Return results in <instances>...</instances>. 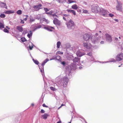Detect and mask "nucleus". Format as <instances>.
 <instances>
[{
    "label": "nucleus",
    "instance_id": "obj_27",
    "mask_svg": "<svg viewBox=\"0 0 123 123\" xmlns=\"http://www.w3.org/2000/svg\"><path fill=\"white\" fill-rule=\"evenodd\" d=\"M17 13L19 15H20L22 13V11L21 10H19L17 12Z\"/></svg>",
    "mask_w": 123,
    "mask_h": 123
},
{
    "label": "nucleus",
    "instance_id": "obj_5",
    "mask_svg": "<svg viewBox=\"0 0 123 123\" xmlns=\"http://www.w3.org/2000/svg\"><path fill=\"white\" fill-rule=\"evenodd\" d=\"M90 37L91 35L90 34H86L83 36V39L86 41H88L90 38Z\"/></svg>",
    "mask_w": 123,
    "mask_h": 123
},
{
    "label": "nucleus",
    "instance_id": "obj_19",
    "mask_svg": "<svg viewBox=\"0 0 123 123\" xmlns=\"http://www.w3.org/2000/svg\"><path fill=\"white\" fill-rule=\"evenodd\" d=\"M49 61V59H46L42 63V65L43 66L45 65V64L48 61Z\"/></svg>",
    "mask_w": 123,
    "mask_h": 123
},
{
    "label": "nucleus",
    "instance_id": "obj_25",
    "mask_svg": "<svg viewBox=\"0 0 123 123\" xmlns=\"http://www.w3.org/2000/svg\"><path fill=\"white\" fill-rule=\"evenodd\" d=\"M53 11L51 10L49 12H46L45 13L46 14L48 15H52V14L53 13Z\"/></svg>",
    "mask_w": 123,
    "mask_h": 123
},
{
    "label": "nucleus",
    "instance_id": "obj_43",
    "mask_svg": "<svg viewBox=\"0 0 123 123\" xmlns=\"http://www.w3.org/2000/svg\"><path fill=\"white\" fill-rule=\"evenodd\" d=\"M40 112H41V113H44V112H45V111L43 109H42L41 110Z\"/></svg>",
    "mask_w": 123,
    "mask_h": 123
},
{
    "label": "nucleus",
    "instance_id": "obj_42",
    "mask_svg": "<svg viewBox=\"0 0 123 123\" xmlns=\"http://www.w3.org/2000/svg\"><path fill=\"white\" fill-rule=\"evenodd\" d=\"M32 33L31 32L30 34L28 33L27 34V36L29 37L30 38V36H31Z\"/></svg>",
    "mask_w": 123,
    "mask_h": 123
},
{
    "label": "nucleus",
    "instance_id": "obj_2",
    "mask_svg": "<svg viewBox=\"0 0 123 123\" xmlns=\"http://www.w3.org/2000/svg\"><path fill=\"white\" fill-rule=\"evenodd\" d=\"M101 8L98 6H93L92 7V11L95 13H98L99 11H100Z\"/></svg>",
    "mask_w": 123,
    "mask_h": 123
},
{
    "label": "nucleus",
    "instance_id": "obj_60",
    "mask_svg": "<svg viewBox=\"0 0 123 123\" xmlns=\"http://www.w3.org/2000/svg\"><path fill=\"white\" fill-rule=\"evenodd\" d=\"M99 32L100 33H101V31H99Z\"/></svg>",
    "mask_w": 123,
    "mask_h": 123
},
{
    "label": "nucleus",
    "instance_id": "obj_16",
    "mask_svg": "<svg viewBox=\"0 0 123 123\" xmlns=\"http://www.w3.org/2000/svg\"><path fill=\"white\" fill-rule=\"evenodd\" d=\"M40 22H45L47 23H48V20L44 18H41Z\"/></svg>",
    "mask_w": 123,
    "mask_h": 123
},
{
    "label": "nucleus",
    "instance_id": "obj_59",
    "mask_svg": "<svg viewBox=\"0 0 123 123\" xmlns=\"http://www.w3.org/2000/svg\"><path fill=\"white\" fill-rule=\"evenodd\" d=\"M98 34L97 33H96V34L95 35L96 36H98Z\"/></svg>",
    "mask_w": 123,
    "mask_h": 123
},
{
    "label": "nucleus",
    "instance_id": "obj_11",
    "mask_svg": "<svg viewBox=\"0 0 123 123\" xmlns=\"http://www.w3.org/2000/svg\"><path fill=\"white\" fill-rule=\"evenodd\" d=\"M42 6V5L41 4H39L36 6H34L33 7L34 9H36L37 10H38L40 9H41V7Z\"/></svg>",
    "mask_w": 123,
    "mask_h": 123
},
{
    "label": "nucleus",
    "instance_id": "obj_51",
    "mask_svg": "<svg viewBox=\"0 0 123 123\" xmlns=\"http://www.w3.org/2000/svg\"><path fill=\"white\" fill-rule=\"evenodd\" d=\"M62 64L64 65L65 64V63L64 62H62Z\"/></svg>",
    "mask_w": 123,
    "mask_h": 123
},
{
    "label": "nucleus",
    "instance_id": "obj_17",
    "mask_svg": "<svg viewBox=\"0 0 123 123\" xmlns=\"http://www.w3.org/2000/svg\"><path fill=\"white\" fill-rule=\"evenodd\" d=\"M71 8L77 10L78 8V7L77 5L75 4L72 6Z\"/></svg>",
    "mask_w": 123,
    "mask_h": 123
},
{
    "label": "nucleus",
    "instance_id": "obj_62",
    "mask_svg": "<svg viewBox=\"0 0 123 123\" xmlns=\"http://www.w3.org/2000/svg\"><path fill=\"white\" fill-rule=\"evenodd\" d=\"M69 123H71V122H70Z\"/></svg>",
    "mask_w": 123,
    "mask_h": 123
},
{
    "label": "nucleus",
    "instance_id": "obj_48",
    "mask_svg": "<svg viewBox=\"0 0 123 123\" xmlns=\"http://www.w3.org/2000/svg\"><path fill=\"white\" fill-rule=\"evenodd\" d=\"M87 55L89 56H91L92 55V52H90L88 53Z\"/></svg>",
    "mask_w": 123,
    "mask_h": 123
},
{
    "label": "nucleus",
    "instance_id": "obj_26",
    "mask_svg": "<svg viewBox=\"0 0 123 123\" xmlns=\"http://www.w3.org/2000/svg\"><path fill=\"white\" fill-rule=\"evenodd\" d=\"M33 60L34 62L36 64L38 65L39 64V62L37 60H35L34 59H33Z\"/></svg>",
    "mask_w": 123,
    "mask_h": 123
},
{
    "label": "nucleus",
    "instance_id": "obj_10",
    "mask_svg": "<svg viewBox=\"0 0 123 123\" xmlns=\"http://www.w3.org/2000/svg\"><path fill=\"white\" fill-rule=\"evenodd\" d=\"M83 45L84 47L88 49H90L91 47V44L86 43H84Z\"/></svg>",
    "mask_w": 123,
    "mask_h": 123
},
{
    "label": "nucleus",
    "instance_id": "obj_22",
    "mask_svg": "<svg viewBox=\"0 0 123 123\" xmlns=\"http://www.w3.org/2000/svg\"><path fill=\"white\" fill-rule=\"evenodd\" d=\"M61 59L60 56H57L55 57V59H50V60H53L54 59H56L57 60H59Z\"/></svg>",
    "mask_w": 123,
    "mask_h": 123
},
{
    "label": "nucleus",
    "instance_id": "obj_56",
    "mask_svg": "<svg viewBox=\"0 0 123 123\" xmlns=\"http://www.w3.org/2000/svg\"><path fill=\"white\" fill-rule=\"evenodd\" d=\"M57 123H61V121H60L58 122H57Z\"/></svg>",
    "mask_w": 123,
    "mask_h": 123
},
{
    "label": "nucleus",
    "instance_id": "obj_21",
    "mask_svg": "<svg viewBox=\"0 0 123 123\" xmlns=\"http://www.w3.org/2000/svg\"><path fill=\"white\" fill-rule=\"evenodd\" d=\"M41 25H39L38 26H35L34 27V30L35 31L37 29L41 28Z\"/></svg>",
    "mask_w": 123,
    "mask_h": 123
},
{
    "label": "nucleus",
    "instance_id": "obj_45",
    "mask_svg": "<svg viewBox=\"0 0 123 123\" xmlns=\"http://www.w3.org/2000/svg\"><path fill=\"white\" fill-rule=\"evenodd\" d=\"M42 106L43 107H45L47 108L48 107V106L46 105L45 104H43L42 105Z\"/></svg>",
    "mask_w": 123,
    "mask_h": 123
},
{
    "label": "nucleus",
    "instance_id": "obj_41",
    "mask_svg": "<svg viewBox=\"0 0 123 123\" xmlns=\"http://www.w3.org/2000/svg\"><path fill=\"white\" fill-rule=\"evenodd\" d=\"M71 13H72L74 15H76L75 12L74 10H73Z\"/></svg>",
    "mask_w": 123,
    "mask_h": 123
},
{
    "label": "nucleus",
    "instance_id": "obj_12",
    "mask_svg": "<svg viewBox=\"0 0 123 123\" xmlns=\"http://www.w3.org/2000/svg\"><path fill=\"white\" fill-rule=\"evenodd\" d=\"M44 28L49 31H52L53 30L51 29H54L55 28L54 27L52 26H47V27H44Z\"/></svg>",
    "mask_w": 123,
    "mask_h": 123
},
{
    "label": "nucleus",
    "instance_id": "obj_40",
    "mask_svg": "<svg viewBox=\"0 0 123 123\" xmlns=\"http://www.w3.org/2000/svg\"><path fill=\"white\" fill-rule=\"evenodd\" d=\"M57 54H61L62 55L63 54V52H61L60 51H58L56 53Z\"/></svg>",
    "mask_w": 123,
    "mask_h": 123
},
{
    "label": "nucleus",
    "instance_id": "obj_23",
    "mask_svg": "<svg viewBox=\"0 0 123 123\" xmlns=\"http://www.w3.org/2000/svg\"><path fill=\"white\" fill-rule=\"evenodd\" d=\"M68 3L69 4L71 3H76V0H68Z\"/></svg>",
    "mask_w": 123,
    "mask_h": 123
},
{
    "label": "nucleus",
    "instance_id": "obj_9",
    "mask_svg": "<svg viewBox=\"0 0 123 123\" xmlns=\"http://www.w3.org/2000/svg\"><path fill=\"white\" fill-rule=\"evenodd\" d=\"M123 58V54H120L117 55L116 57V60L117 61H120L122 60Z\"/></svg>",
    "mask_w": 123,
    "mask_h": 123
},
{
    "label": "nucleus",
    "instance_id": "obj_44",
    "mask_svg": "<svg viewBox=\"0 0 123 123\" xmlns=\"http://www.w3.org/2000/svg\"><path fill=\"white\" fill-rule=\"evenodd\" d=\"M33 47V46H29V49L30 50H32V49Z\"/></svg>",
    "mask_w": 123,
    "mask_h": 123
},
{
    "label": "nucleus",
    "instance_id": "obj_8",
    "mask_svg": "<svg viewBox=\"0 0 123 123\" xmlns=\"http://www.w3.org/2000/svg\"><path fill=\"white\" fill-rule=\"evenodd\" d=\"M100 12L101 13L102 15L104 16H106V15L107 14V12L102 8H101Z\"/></svg>",
    "mask_w": 123,
    "mask_h": 123
},
{
    "label": "nucleus",
    "instance_id": "obj_55",
    "mask_svg": "<svg viewBox=\"0 0 123 123\" xmlns=\"http://www.w3.org/2000/svg\"><path fill=\"white\" fill-rule=\"evenodd\" d=\"M6 27L8 30H9L10 29V28L7 26H6Z\"/></svg>",
    "mask_w": 123,
    "mask_h": 123
},
{
    "label": "nucleus",
    "instance_id": "obj_53",
    "mask_svg": "<svg viewBox=\"0 0 123 123\" xmlns=\"http://www.w3.org/2000/svg\"><path fill=\"white\" fill-rule=\"evenodd\" d=\"M63 19L65 21H66V18L64 17H63Z\"/></svg>",
    "mask_w": 123,
    "mask_h": 123
},
{
    "label": "nucleus",
    "instance_id": "obj_13",
    "mask_svg": "<svg viewBox=\"0 0 123 123\" xmlns=\"http://www.w3.org/2000/svg\"><path fill=\"white\" fill-rule=\"evenodd\" d=\"M49 116V115L47 113H45L43 115H42L41 116V118L44 119H47L48 117Z\"/></svg>",
    "mask_w": 123,
    "mask_h": 123
},
{
    "label": "nucleus",
    "instance_id": "obj_15",
    "mask_svg": "<svg viewBox=\"0 0 123 123\" xmlns=\"http://www.w3.org/2000/svg\"><path fill=\"white\" fill-rule=\"evenodd\" d=\"M14 12V11L12 10H8L4 12V13L6 14H10L13 13Z\"/></svg>",
    "mask_w": 123,
    "mask_h": 123
},
{
    "label": "nucleus",
    "instance_id": "obj_57",
    "mask_svg": "<svg viewBox=\"0 0 123 123\" xmlns=\"http://www.w3.org/2000/svg\"><path fill=\"white\" fill-rule=\"evenodd\" d=\"M118 38H117L115 37V40H118Z\"/></svg>",
    "mask_w": 123,
    "mask_h": 123
},
{
    "label": "nucleus",
    "instance_id": "obj_52",
    "mask_svg": "<svg viewBox=\"0 0 123 123\" xmlns=\"http://www.w3.org/2000/svg\"><path fill=\"white\" fill-rule=\"evenodd\" d=\"M100 43H101V44H103L104 43V41H101L100 42Z\"/></svg>",
    "mask_w": 123,
    "mask_h": 123
},
{
    "label": "nucleus",
    "instance_id": "obj_31",
    "mask_svg": "<svg viewBox=\"0 0 123 123\" xmlns=\"http://www.w3.org/2000/svg\"><path fill=\"white\" fill-rule=\"evenodd\" d=\"M35 21V19L32 18H31L30 19V22H32Z\"/></svg>",
    "mask_w": 123,
    "mask_h": 123
},
{
    "label": "nucleus",
    "instance_id": "obj_50",
    "mask_svg": "<svg viewBox=\"0 0 123 123\" xmlns=\"http://www.w3.org/2000/svg\"><path fill=\"white\" fill-rule=\"evenodd\" d=\"M64 105H64L63 104H62L61 105V106H60V107H59V108H58V109H59L60 108H61V107L63 106H64Z\"/></svg>",
    "mask_w": 123,
    "mask_h": 123
},
{
    "label": "nucleus",
    "instance_id": "obj_7",
    "mask_svg": "<svg viewBox=\"0 0 123 123\" xmlns=\"http://www.w3.org/2000/svg\"><path fill=\"white\" fill-rule=\"evenodd\" d=\"M105 36L106 40L109 42H111L112 41V38L111 35L108 34H106Z\"/></svg>",
    "mask_w": 123,
    "mask_h": 123
},
{
    "label": "nucleus",
    "instance_id": "obj_61",
    "mask_svg": "<svg viewBox=\"0 0 123 123\" xmlns=\"http://www.w3.org/2000/svg\"><path fill=\"white\" fill-rule=\"evenodd\" d=\"M119 38L120 39L121 38V37H119Z\"/></svg>",
    "mask_w": 123,
    "mask_h": 123
},
{
    "label": "nucleus",
    "instance_id": "obj_30",
    "mask_svg": "<svg viewBox=\"0 0 123 123\" xmlns=\"http://www.w3.org/2000/svg\"><path fill=\"white\" fill-rule=\"evenodd\" d=\"M50 89L53 91H55L56 90V89L55 88L52 87H50Z\"/></svg>",
    "mask_w": 123,
    "mask_h": 123
},
{
    "label": "nucleus",
    "instance_id": "obj_4",
    "mask_svg": "<svg viewBox=\"0 0 123 123\" xmlns=\"http://www.w3.org/2000/svg\"><path fill=\"white\" fill-rule=\"evenodd\" d=\"M74 22L71 20H69L67 24V27L68 28H71L72 27L74 26Z\"/></svg>",
    "mask_w": 123,
    "mask_h": 123
},
{
    "label": "nucleus",
    "instance_id": "obj_3",
    "mask_svg": "<svg viewBox=\"0 0 123 123\" xmlns=\"http://www.w3.org/2000/svg\"><path fill=\"white\" fill-rule=\"evenodd\" d=\"M53 23L55 25L58 26L60 25L61 24V21L56 18H54L53 20Z\"/></svg>",
    "mask_w": 123,
    "mask_h": 123
},
{
    "label": "nucleus",
    "instance_id": "obj_33",
    "mask_svg": "<svg viewBox=\"0 0 123 123\" xmlns=\"http://www.w3.org/2000/svg\"><path fill=\"white\" fill-rule=\"evenodd\" d=\"M24 16H26V17L25 18H24L23 19V20H24L25 21H26L27 20V19L28 18V15H23Z\"/></svg>",
    "mask_w": 123,
    "mask_h": 123
},
{
    "label": "nucleus",
    "instance_id": "obj_38",
    "mask_svg": "<svg viewBox=\"0 0 123 123\" xmlns=\"http://www.w3.org/2000/svg\"><path fill=\"white\" fill-rule=\"evenodd\" d=\"M72 9H67L66 10L68 12H71L72 11Z\"/></svg>",
    "mask_w": 123,
    "mask_h": 123
},
{
    "label": "nucleus",
    "instance_id": "obj_37",
    "mask_svg": "<svg viewBox=\"0 0 123 123\" xmlns=\"http://www.w3.org/2000/svg\"><path fill=\"white\" fill-rule=\"evenodd\" d=\"M44 10L45 12H47L48 11H49V10L47 8H44Z\"/></svg>",
    "mask_w": 123,
    "mask_h": 123
},
{
    "label": "nucleus",
    "instance_id": "obj_54",
    "mask_svg": "<svg viewBox=\"0 0 123 123\" xmlns=\"http://www.w3.org/2000/svg\"><path fill=\"white\" fill-rule=\"evenodd\" d=\"M114 20L116 21V22H118V19H114Z\"/></svg>",
    "mask_w": 123,
    "mask_h": 123
},
{
    "label": "nucleus",
    "instance_id": "obj_46",
    "mask_svg": "<svg viewBox=\"0 0 123 123\" xmlns=\"http://www.w3.org/2000/svg\"><path fill=\"white\" fill-rule=\"evenodd\" d=\"M63 15L64 16H65V17H68L69 16V15H68V14H63Z\"/></svg>",
    "mask_w": 123,
    "mask_h": 123
},
{
    "label": "nucleus",
    "instance_id": "obj_1",
    "mask_svg": "<svg viewBox=\"0 0 123 123\" xmlns=\"http://www.w3.org/2000/svg\"><path fill=\"white\" fill-rule=\"evenodd\" d=\"M69 81V80L67 77H64L62 79L61 81V85L63 86V87H66Z\"/></svg>",
    "mask_w": 123,
    "mask_h": 123
},
{
    "label": "nucleus",
    "instance_id": "obj_6",
    "mask_svg": "<svg viewBox=\"0 0 123 123\" xmlns=\"http://www.w3.org/2000/svg\"><path fill=\"white\" fill-rule=\"evenodd\" d=\"M122 3L118 2V4L116 7L117 10L120 11H122Z\"/></svg>",
    "mask_w": 123,
    "mask_h": 123
},
{
    "label": "nucleus",
    "instance_id": "obj_49",
    "mask_svg": "<svg viewBox=\"0 0 123 123\" xmlns=\"http://www.w3.org/2000/svg\"><path fill=\"white\" fill-rule=\"evenodd\" d=\"M21 22H20V23H22V24H24V20H22V19H21Z\"/></svg>",
    "mask_w": 123,
    "mask_h": 123
},
{
    "label": "nucleus",
    "instance_id": "obj_47",
    "mask_svg": "<svg viewBox=\"0 0 123 123\" xmlns=\"http://www.w3.org/2000/svg\"><path fill=\"white\" fill-rule=\"evenodd\" d=\"M109 15L110 17H112L114 16V15L111 13H110L109 14Z\"/></svg>",
    "mask_w": 123,
    "mask_h": 123
},
{
    "label": "nucleus",
    "instance_id": "obj_20",
    "mask_svg": "<svg viewBox=\"0 0 123 123\" xmlns=\"http://www.w3.org/2000/svg\"><path fill=\"white\" fill-rule=\"evenodd\" d=\"M4 28V24L1 22H0V29H2Z\"/></svg>",
    "mask_w": 123,
    "mask_h": 123
},
{
    "label": "nucleus",
    "instance_id": "obj_24",
    "mask_svg": "<svg viewBox=\"0 0 123 123\" xmlns=\"http://www.w3.org/2000/svg\"><path fill=\"white\" fill-rule=\"evenodd\" d=\"M61 45V43L60 41H58L57 43V48H59Z\"/></svg>",
    "mask_w": 123,
    "mask_h": 123
},
{
    "label": "nucleus",
    "instance_id": "obj_18",
    "mask_svg": "<svg viewBox=\"0 0 123 123\" xmlns=\"http://www.w3.org/2000/svg\"><path fill=\"white\" fill-rule=\"evenodd\" d=\"M17 29L20 32H22L23 31V29L22 27L20 26H17Z\"/></svg>",
    "mask_w": 123,
    "mask_h": 123
},
{
    "label": "nucleus",
    "instance_id": "obj_34",
    "mask_svg": "<svg viewBox=\"0 0 123 123\" xmlns=\"http://www.w3.org/2000/svg\"><path fill=\"white\" fill-rule=\"evenodd\" d=\"M52 16L53 17H56L57 18H58L59 17L55 14H52Z\"/></svg>",
    "mask_w": 123,
    "mask_h": 123
},
{
    "label": "nucleus",
    "instance_id": "obj_36",
    "mask_svg": "<svg viewBox=\"0 0 123 123\" xmlns=\"http://www.w3.org/2000/svg\"><path fill=\"white\" fill-rule=\"evenodd\" d=\"M1 4H3V6L5 8H7V7L6 3L2 2H1Z\"/></svg>",
    "mask_w": 123,
    "mask_h": 123
},
{
    "label": "nucleus",
    "instance_id": "obj_58",
    "mask_svg": "<svg viewBox=\"0 0 123 123\" xmlns=\"http://www.w3.org/2000/svg\"><path fill=\"white\" fill-rule=\"evenodd\" d=\"M31 105H32L33 106H34V104H33V103H32V104H31Z\"/></svg>",
    "mask_w": 123,
    "mask_h": 123
},
{
    "label": "nucleus",
    "instance_id": "obj_28",
    "mask_svg": "<svg viewBox=\"0 0 123 123\" xmlns=\"http://www.w3.org/2000/svg\"><path fill=\"white\" fill-rule=\"evenodd\" d=\"M5 16V15L3 14H1L0 15V17L2 18H4Z\"/></svg>",
    "mask_w": 123,
    "mask_h": 123
},
{
    "label": "nucleus",
    "instance_id": "obj_14",
    "mask_svg": "<svg viewBox=\"0 0 123 123\" xmlns=\"http://www.w3.org/2000/svg\"><path fill=\"white\" fill-rule=\"evenodd\" d=\"M85 54L84 53L81 52L80 51H78L77 52V55L79 57H81L83 55H85Z\"/></svg>",
    "mask_w": 123,
    "mask_h": 123
},
{
    "label": "nucleus",
    "instance_id": "obj_39",
    "mask_svg": "<svg viewBox=\"0 0 123 123\" xmlns=\"http://www.w3.org/2000/svg\"><path fill=\"white\" fill-rule=\"evenodd\" d=\"M40 18H41V17L40 16H38L36 18V19H37L38 20H39L40 19H41Z\"/></svg>",
    "mask_w": 123,
    "mask_h": 123
},
{
    "label": "nucleus",
    "instance_id": "obj_35",
    "mask_svg": "<svg viewBox=\"0 0 123 123\" xmlns=\"http://www.w3.org/2000/svg\"><path fill=\"white\" fill-rule=\"evenodd\" d=\"M83 13H86L88 12L87 10H83Z\"/></svg>",
    "mask_w": 123,
    "mask_h": 123
},
{
    "label": "nucleus",
    "instance_id": "obj_29",
    "mask_svg": "<svg viewBox=\"0 0 123 123\" xmlns=\"http://www.w3.org/2000/svg\"><path fill=\"white\" fill-rule=\"evenodd\" d=\"M21 41L23 42H24L26 41V40L25 37H23L21 39Z\"/></svg>",
    "mask_w": 123,
    "mask_h": 123
},
{
    "label": "nucleus",
    "instance_id": "obj_32",
    "mask_svg": "<svg viewBox=\"0 0 123 123\" xmlns=\"http://www.w3.org/2000/svg\"><path fill=\"white\" fill-rule=\"evenodd\" d=\"M3 31L5 32L8 33L9 32V31L6 28H5L3 30Z\"/></svg>",
    "mask_w": 123,
    "mask_h": 123
}]
</instances>
